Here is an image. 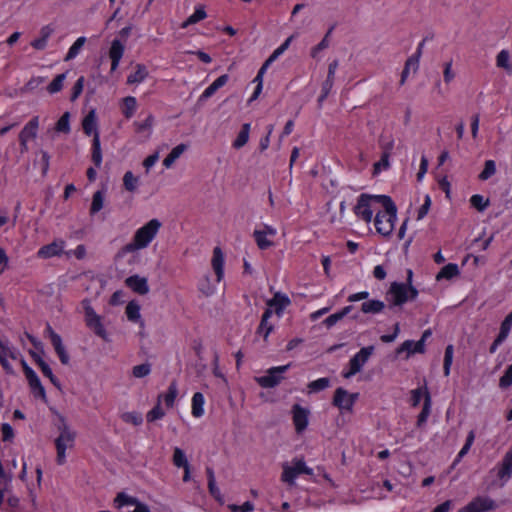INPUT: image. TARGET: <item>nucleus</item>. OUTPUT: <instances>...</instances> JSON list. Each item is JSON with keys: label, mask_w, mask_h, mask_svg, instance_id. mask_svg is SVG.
I'll return each mask as SVG.
<instances>
[{"label": "nucleus", "mask_w": 512, "mask_h": 512, "mask_svg": "<svg viewBox=\"0 0 512 512\" xmlns=\"http://www.w3.org/2000/svg\"><path fill=\"white\" fill-rule=\"evenodd\" d=\"M161 228L162 222L159 219H150L136 229L131 241L122 248L123 253H135L146 249L156 239Z\"/></svg>", "instance_id": "f257e3e1"}, {"label": "nucleus", "mask_w": 512, "mask_h": 512, "mask_svg": "<svg viewBox=\"0 0 512 512\" xmlns=\"http://www.w3.org/2000/svg\"><path fill=\"white\" fill-rule=\"evenodd\" d=\"M387 195H371L361 194L353 207L355 216L369 224L374 221V217L378 214L381 209Z\"/></svg>", "instance_id": "f03ea898"}, {"label": "nucleus", "mask_w": 512, "mask_h": 512, "mask_svg": "<svg viewBox=\"0 0 512 512\" xmlns=\"http://www.w3.org/2000/svg\"><path fill=\"white\" fill-rule=\"evenodd\" d=\"M58 436L55 439L56 462L58 465L66 463V453L76 444L77 432L64 419L57 424Z\"/></svg>", "instance_id": "7ed1b4c3"}, {"label": "nucleus", "mask_w": 512, "mask_h": 512, "mask_svg": "<svg viewBox=\"0 0 512 512\" xmlns=\"http://www.w3.org/2000/svg\"><path fill=\"white\" fill-rule=\"evenodd\" d=\"M397 220V207L391 197L387 196L378 214L374 217L377 233L386 237L391 235Z\"/></svg>", "instance_id": "20e7f679"}, {"label": "nucleus", "mask_w": 512, "mask_h": 512, "mask_svg": "<svg viewBox=\"0 0 512 512\" xmlns=\"http://www.w3.org/2000/svg\"><path fill=\"white\" fill-rule=\"evenodd\" d=\"M81 306L84 311L85 323L86 325L93 330V332L101 337L103 340H108L107 331L102 323V318L98 315L91 305V301L89 299H83L81 302Z\"/></svg>", "instance_id": "39448f33"}, {"label": "nucleus", "mask_w": 512, "mask_h": 512, "mask_svg": "<svg viewBox=\"0 0 512 512\" xmlns=\"http://www.w3.org/2000/svg\"><path fill=\"white\" fill-rule=\"evenodd\" d=\"M418 295V291L411 285L404 283H393L387 293V300L392 305H402L408 300L415 299Z\"/></svg>", "instance_id": "423d86ee"}, {"label": "nucleus", "mask_w": 512, "mask_h": 512, "mask_svg": "<svg viewBox=\"0 0 512 512\" xmlns=\"http://www.w3.org/2000/svg\"><path fill=\"white\" fill-rule=\"evenodd\" d=\"M374 352V346H366L361 348L350 360L348 363L347 369L342 371V376L345 379H350L357 373H359L365 364L368 362L369 358Z\"/></svg>", "instance_id": "0eeeda50"}, {"label": "nucleus", "mask_w": 512, "mask_h": 512, "mask_svg": "<svg viewBox=\"0 0 512 512\" xmlns=\"http://www.w3.org/2000/svg\"><path fill=\"white\" fill-rule=\"evenodd\" d=\"M300 474L312 475L313 470H312V468H310L306 465L304 460L293 459L291 464L286 463L283 465V472H282L281 479L283 482H286L290 485H294L296 478Z\"/></svg>", "instance_id": "6e6552de"}, {"label": "nucleus", "mask_w": 512, "mask_h": 512, "mask_svg": "<svg viewBox=\"0 0 512 512\" xmlns=\"http://www.w3.org/2000/svg\"><path fill=\"white\" fill-rule=\"evenodd\" d=\"M358 398L359 393H350L343 387H338L334 392L332 403L341 413H352Z\"/></svg>", "instance_id": "1a4fd4ad"}, {"label": "nucleus", "mask_w": 512, "mask_h": 512, "mask_svg": "<svg viewBox=\"0 0 512 512\" xmlns=\"http://www.w3.org/2000/svg\"><path fill=\"white\" fill-rule=\"evenodd\" d=\"M290 368V364L271 367L263 376L255 377V381L262 388H274L283 380V374Z\"/></svg>", "instance_id": "9d476101"}, {"label": "nucleus", "mask_w": 512, "mask_h": 512, "mask_svg": "<svg viewBox=\"0 0 512 512\" xmlns=\"http://www.w3.org/2000/svg\"><path fill=\"white\" fill-rule=\"evenodd\" d=\"M39 130V116H33L22 128L18 135L21 152L29 150V142L36 139Z\"/></svg>", "instance_id": "9b49d317"}, {"label": "nucleus", "mask_w": 512, "mask_h": 512, "mask_svg": "<svg viewBox=\"0 0 512 512\" xmlns=\"http://www.w3.org/2000/svg\"><path fill=\"white\" fill-rule=\"evenodd\" d=\"M277 235V230L267 224L256 228L253 231L254 240L261 250H266L273 246V238Z\"/></svg>", "instance_id": "f8f14e48"}, {"label": "nucleus", "mask_w": 512, "mask_h": 512, "mask_svg": "<svg viewBox=\"0 0 512 512\" xmlns=\"http://www.w3.org/2000/svg\"><path fill=\"white\" fill-rule=\"evenodd\" d=\"M21 364L32 394L35 397L46 399L45 389L35 371L26 363L24 359L21 360Z\"/></svg>", "instance_id": "ddd939ff"}, {"label": "nucleus", "mask_w": 512, "mask_h": 512, "mask_svg": "<svg viewBox=\"0 0 512 512\" xmlns=\"http://www.w3.org/2000/svg\"><path fill=\"white\" fill-rule=\"evenodd\" d=\"M497 505L493 499L487 496H478L457 512H488L496 509Z\"/></svg>", "instance_id": "4468645a"}, {"label": "nucleus", "mask_w": 512, "mask_h": 512, "mask_svg": "<svg viewBox=\"0 0 512 512\" xmlns=\"http://www.w3.org/2000/svg\"><path fill=\"white\" fill-rule=\"evenodd\" d=\"M497 505L493 499L487 496H478L457 512H488L496 509Z\"/></svg>", "instance_id": "2eb2a0df"}, {"label": "nucleus", "mask_w": 512, "mask_h": 512, "mask_svg": "<svg viewBox=\"0 0 512 512\" xmlns=\"http://www.w3.org/2000/svg\"><path fill=\"white\" fill-rule=\"evenodd\" d=\"M17 356V349L10 345L8 341H3L0 339V364L8 374L14 373L12 365L9 362V359H16Z\"/></svg>", "instance_id": "dca6fc26"}, {"label": "nucleus", "mask_w": 512, "mask_h": 512, "mask_svg": "<svg viewBox=\"0 0 512 512\" xmlns=\"http://www.w3.org/2000/svg\"><path fill=\"white\" fill-rule=\"evenodd\" d=\"M291 412L295 430L300 434L308 427L310 411L299 404H294Z\"/></svg>", "instance_id": "f3484780"}, {"label": "nucleus", "mask_w": 512, "mask_h": 512, "mask_svg": "<svg viewBox=\"0 0 512 512\" xmlns=\"http://www.w3.org/2000/svg\"><path fill=\"white\" fill-rule=\"evenodd\" d=\"M66 243L62 239H55L50 244L42 246L37 251V257L41 259H49L56 256H61L64 252Z\"/></svg>", "instance_id": "a211bd4d"}, {"label": "nucleus", "mask_w": 512, "mask_h": 512, "mask_svg": "<svg viewBox=\"0 0 512 512\" xmlns=\"http://www.w3.org/2000/svg\"><path fill=\"white\" fill-rule=\"evenodd\" d=\"M46 333L48 334V336L51 340V343H52V345L55 349V352L57 353L60 361L65 365L68 364L69 363V355L66 352L65 347L62 343L61 336L59 334H57L49 324H47V326H46Z\"/></svg>", "instance_id": "6ab92c4d"}, {"label": "nucleus", "mask_w": 512, "mask_h": 512, "mask_svg": "<svg viewBox=\"0 0 512 512\" xmlns=\"http://www.w3.org/2000/svg\"><path fill=\"white\" fill-rule=\"evenodd\" d=\"M125 52V45L124 43L119 39H114L111 42L108 56L111 60V72H115L120 64V61L124 55Z\"/></svg>", "instance_id": "aec40b11"}, {"label": "nucleus", "mask_w": 512, "mask_h": 512, "mask_svg": "<svg viewBox=\"0 0 512 512\" xmlns=\"http://www.w3.org/2000/svg\"><path fill=\"white\" fill-rule=\"evenodd\" d=\"M54 31L55 29L52 24L42 26L39 30L38 37L31 41V46L38 51L45 50Z\"/></svg>", "instance_id": "412c9836"}, {"label": "nucleus", "mask_w": 512, "mask_h": 512, "mask_svg": "<svg viewBox=\"0 0 512 512\" xmlns=\"http://www.w3.org/2000/svg\"><path fill=\"white\" fill-rule=\"evenodd\" d=\"M125 284L137 294L146 295L149 292L148 280L145 277L139 275L129 276L126 278Z\"/></svg>", "instance_id": "4be33fe9"}, {"label": "nucleus", "mask_w": 512, "mask_h": 512, "mask_svg": "<svg viewBox=\"0 0 512 512\" xmlns=\"http://www.w3.org/2000/svg\"><path fill=\"white\" fill-rule=\"evenodd\" d=\"M211 265L216 274V282H221L224 277V255L219 247L213 250Z\"/></svg>", "instance_id": "5701e85b"}, {"label": "nucleus", "mask_w": 512, "mask_h": 512, "mask_svg": "<svg viewBox=\"0 0 512 512\" xmlns=\"http://www.w3.org/2000/svg\"><path fill=\"white\" fill-rule=\"evenodd\" d=\"M82 128L84 133L88 136L93 135L94 138L95 135H99L97 115L94 109L90 110L88 114L84 117L82 121Z\"/></svg>", "instance_id": "b1692460"}, {"label": "nucleus", "mask_w": 512, "mask_h": 512, "mask_svg": "<svg viewBox=\"0 0 512 512\" xmlns=\"http://www.w3.org/2000/svg\"><path fill=\"white\" fill-rule=\"evenodd\" d=\"M406 353V358H409L411 355L415 353H424L425 348L423 345V341H412V340H406L404 341L397 349V354Z\"/></svg>", "instance_id": "393cba45"}, {"label": "nucleus", "mask_w": 512, "mask_h": 512, "mask_svg": "<svg viewBox=\"0 0 512 512\" xmlns=\"http://www.w3.org/2000/svg\"><path fill=\"white\" fill-rule=\"evenodd\" d=\"M153 125L154 117L152 115H148L147 118L143 121H135L133 123L135 132L137 134L143 135L144 141L148 140L151 137Z\"/></svg>", "instance_id": "a878e982"}, {"label": "nucleus", "mask_w": 512, "mask_h": 512, "mask_svg": "<svg viewBox=\"0 0 512 512\" xmlns=\"http://www.w3.org/2000/svg\"><path fill=\"white\" fill-rule=\"evenodd\" d=\"M141 307L138 302L130 301L125 309L127 319L131 322L137 323L140 327H144V321L141 316Z\"/></svg>", "instance_id": "bb28decb"}, {"label": "nucleus", "mask_w": 512, "mask_h": 512, "mask_svg": "<svg viewBox=\"0 0 512 512\" xmlns=\"http://www.w3.org/2000/svg\"><path fill=\"white\" fill-rule=\"evenodd\" d=\"M149 75L148 69L143 64H136L135 70L127 77V84L134 85L144 82Z\"/></svg>", "instance_id": "cd10ccee"}, {"label": "nucleus", "mask_w": 512, "mask_h": 512, "mask_svg": "<svg viewBox=\"0 0 512 512\" xmlns=\"http://www.w3.org/2000/svg\"><path fill=\"white\" fill-rule=\"evenodd\" d=\"M205 398L201 392H196L191 399V414L195 418H201L204 413Z\"/></svg>", "instance_id": "c85d7f7f"}, {"label": "nucleus", "mask_w": 512, "mask_h": 512, "mask_svg": "<svg viewBox=\"0 0 512 512\" xmlns=\"http://www.w3.org/2000/svg\"><path fill=\"white\" fill-rule=\"evenodd\" d=\"M229 80L227 74L221 75L218 77L211 85H209L203 93L200 95L199 100L205 101L210 98L218 89L223 87Z\"/></svg>", "instance_id": "c756f323"}, {"label": "nucleus", "mask_w": 512, "mask_h": 512, "mask_svg": "<svg viewBox=\"0 0 512 512\" xmlns=\"http://www.w3.org/2000/svg\"><path fill=\"white\" fill-rule=\"evenodd\" d=\"M272 309L268 308L265 310V312L262 315V319L260 322V325L258 327L257 333L261 336H263L264 340L266 341L270 335V333L273 331V325L269 323V318L272 316Z\"/></svg>", "instance_id": "7c9ffc66"}, {"label": "nucleus", "mask_w": 512, "mask_h": 512, "mask_svg": "<svg viewBox=\"0 0 512 512\" xmlns=\"http://www.w3.org/2000/svg\"><path fill=\"white\" fill-rule=\"evenodd\" d=\"M393 147V141L389 142L387 146L384 148V152L382 153V156L379 161H377L374 164V174L377 175L381 173L382 171L387 170L390 167V151Z\"/></svg>", "instance_id": "2f4dec72"}, {"label": "nucleus", "mask_w": 512, "mask_h": 512, "mask_svg": "<svg viewBox=\"0 0 512 512\" xmlns=\"http://www.w3.org/2000/svg\"><path fill=\"white\" fill-rule=\"evenodd\" d=\"M138 107L137 100L134 96H127L122 99L121 109L125 118L130 119L134 116Z\"/></svg>", "instance_id": "473e14b6"}, {"label": "nucleus", "mask_w": 512, "mask_h": 512, "mask_svg": "<svg viewBox=\"0 0 512 512\" xmlns=\"http://www.w3.org/2000/svg\"><path fill=\"white\" fill-rule=\"evenodd\" d=\"M219 283L220 282H216V279L212 281L209 276H204L203 279L200 280L198 288L205 296H211L216 293Z\"/></svg>", "instance_id": "72a5a7b5"}, {"label": "nucleus", "mask_w": 512, "mask_h": 512, "mask_svg": "<svg viewBox=\"0 0 512 512\" xmlns=\"http://www.w3.org/2000/svg\"><path fill=\"white\" fill-rule=\"evenodd\" d=\"M87 39L84 36L78 37L75 42L70 46L66 56L64 57V61L68 62L75 59L80 52L82 51Z\"/></svg>", "instance_id": "f704fd0d"}, {"label": "nucleus", "mask_w": 512, "mask_h": 512, "mask_svg": "<svg viewBox=\"0 0 512 512\" xmlns=\"http://www.w3.org/2000/svg\"><path fill=\"white\" fill-rule=\"evenodd\" d=\"M496 66L504 69L508 74H512V62L508 50H501L496 56Z\"/></svg>", "instance_id": "c9c22d12"}, {"label": "nucleus", "mask_w": 512, "mask_h": 512, "mask_svg": "<svg viewBox=\"0 0 512 512\" xmlns=\"http://www.w3.org/2000/svg\"><path fill=\"white\" fill-rule=\"evenodd\" d=\"M460 274L459 268L457 264L449 263L445 265L436 275V280L440 281L442 279L450 280Z\"/></svg>", "instance_id": "e433bc0d"}, {"label": "nucleus", "mask_w": 512, "mask_h": 512, "mask_svg": "<svg viewBox=\"0 0 512 512\" xmlns=\"http://www.w3.org/2000/svg\"><path fill=\"white\" fill-rule=\"evenodd\" d=\"M187 150L186 144H179L175 146L171 152L166 156V158L163 160V165L165 168H170L173 163Z\"/></svg>", "instance_id": "4c0bfd02"}, {"label": "nucleus", "mask_w": 512, "mask_h": 512, "mask_svg": "<svg viewBox=\"0 0 512 512\" xmlns=\"http://www.w3.org/2000/svg\"><path fill=\"white\" fill-rule=\"evenodd\" d=\"M268 304L271 307H275V311L280 317L283 310L290 304V300L287 296L277 293Z\"/></svg>", "instance_id": "58836bf2"}, {"label": "nucleus", "mask_w": 512, "mask_h": 512, "mask_svg": "<svg viewBox=\"0 0 512 512\" xmlns=\"http://www.w3.org/2000/svg\"><path fill=\"white\" fill-rule=\"evenodd\" d=\"M177 394H178L177 384L175 382H172L169 385V387L167 389V392L164 395L159 396V402L163 401L164 404L168 408H171V407H173V405L175 403V399L177 397Z\"/></svg>", "instance_id": "ea45409f"}, {"label": "nucleus", "mask_w": 512, "mask_h": 512, "mask_svg": "<svg viewBox=\"0 0 512 512\" xmlns=\"http://www.w3.org/2000/svg\"><path fill=\"white\" fill-rule=\"evenodd\" d=\"M207 17L204 6L199 5L195 8L193 14H191L181 25L182 28H187L189 25L196 24L199 21Z\"/></svg>", "instance_id": "a19ab883"}, {"label": "nucleus", "mask_w": 512, "mask_h": 512, "mask_svg": "<svg viewBox=\"0 0 512 512\" xmlns=\"http://www.w3.org/2000/svg\"><path fill=\"white\" fill-rule=\"evenodd\" d=\"M385 308L384 302L380 300H369L362 304L361 310L365 314H378Z\"/></svg>", "instance_id": "79ce46f5"}, {"label": "nucleus", "mask_w": 512, "mask_h": 512, "mask_svg": "<svg viewBox=\"0 0 512 512\" xmlns=\"http://www.w3.org/2000/svg\"><path fill=\"white\" fill-rule=\"evenodd\" d=\"M352 310V306H346L342 310L331 314L324 320V324L327 328L333 327L337 322L342 320L346 315H348Z\"/></svg>", "instance_id": "37998d69"}, {"label": "nucleus", "mask_w": 512, "mask_h": 512, "mask_svg": "<svg viewBox=\"0 0 512 512\" xmlns=\"http://www.w3.org/2000/svg\"><path fill=\"white\" fill-rule=\"evenodd\" d=\"M249 133H250V124L249 123L243 124L241 131L238 133L236 139L233 142V147L235 149H240L244 145H246L249 140Z\"/></svg>", "instance_id": "c03bdc74"}, {"label": "nucleus", "mask_w": 512, "mask_h": 512, "mask_svg": "<svg viewBox=\"0 0 512 512\" xmlns=\"http://www.w3.org/2000/svg\"><path fill=\"white\" fill-rule=\"evenodd\" d=\"M427 395H430V393L426 385L413 389L411 391V405L417 407L422 399H424V402L426 401Z\"/></svg>", "instance_id": "a18cd8bd"}, {"label": "nucleus", "mask_w": 512, "mask_h": 512, "mask_svg": "<svg viewBox=\"0 0 512 512\" xmlns=\"http://www.w3.org/2000/svg\"><path fill=\"white\" fill-rule=\"evenodd\" d=\"M139 502L140 501L136 497L130 496L123 492L119 493L114 500V503L118 508H122L124 506L135 507Z\"/></svg>", "instance_id": "49530a36"}, {"label": "nucleus", "mask_w": 512, "mask_h": 512, "mask_svg": "<svg viewBox=\"0 0 512 512\" xmlns=\"http://www.w3.org/2000/svg\"><path fill=\"white\" fill-rule=\"evenodd\" d=\"M431 406H432L431 395H427L426 401L424 402V405L422 408V411L420 412V414L417 417V426L418 427H422L427 422V420L431 414Z\"/></svg>", "instance_id": "de8ad7c7"}, {"label": "nucleus", "mask_w": 512, "mask_h": 512, "mask_svg": "<svg viewBox=\"0 0 512 512\" xmlns=\"http://www.w3.org/2000/svg\"><path fill=\"white\" fill-rule=\"evenodd\" d=\"M123 185L128 192L134 193L138 188L139 178L131 171H127L123 176Z\"/></svg>", "instance_id": "09e8293b"}, {"label": "nucleus", "mask_w": 512, "mask_h": 512, "mask_svg": "<svg viewBox=\"0 0 512 512\" xmlns=\"http://www.w3.org/2000/svg\"><path fill=\"white\" fill-rule=\"evenodd\" d=\"M70 113L69 112H65L59 119L58 121L56 122L55 124V131L58 132V133H64V134H69L70 131H71V127H70Z\"/></svg>", "instance_id": "8fccbe9b"}, {"label": "nucleus", "mask_w": 512, "mask_h": 512, "mask_svg": "<svg viewBox=\"0 0 512 512\" xmlns=\"http://www.w3.org/2000/svg\"><path fill=\"white\" fill-rule=\"evenodd\" d=\"M105 194L103 191H96L92 197V203L90 207V214L94 215L98 213L104 207Z\"/></svg>", "instance_id": "3c124183"}, {"label": "nucleus", "mask_w": 512, "mask_h": 512, "mask_svg": "<svg viewBox=\"0 0 512 512\" xmlns=\"http://www.w3.org/2000/svg\"><path fill=\"white\" fill-rule=\"evenodd\" d=\"M92 161L94 162L96 167H100L102 164V151L99 135H95V137L93 138Z\"/></svg>", "instance_id": "603ef678"}, {"label": "nucleus", "mask_w": 512, "mask_h": 512, "mask_svg": "<svg viewBox=\"0 0 512 512\" xmlns=\"http://www.w3.org/2000/svg\"><path fill=\"white\" fill-rule=\"evenodd\" d=\"M423 45V42H421L417 48L416 53L407 59L405 63V68H407V70H412L413 72L418 70Z\"/></svg>", "instance_id": "864d4df0"}, {"label": "nucleus", "mask_w": 512, "mask_h": 512, "mask_svg": "<svg viewBox=\"0 0 512 512\" xmlns=\"http://www.w3.org/2000/svg\"><path fill=\"white\" fill-rule=\"evenodd\" d=\"M66 76H67V73L58 74L52 80V82L47 86V91L50 94H55V93H58L59 91H61L63 88V85H64V81L66 79Z\"/></svg>", "instance_id": "5fc2aeb1"}, {"label": "nucleus", "mask_w": 512, "mask_h": 512, "mask_svg": "<svg viewBox=\"0 0 512 512\" xmlns=\"http://www.w3.org/2000/svg\"><path fill=\"white\" fill-rule=\"evenodd\" d=\"M453 357H454V347H453V345H448L445 349L444 363H443V372H444L445 376L450 375L451 366L453 363Z\"/></svg>", "instance_id": "6e6d98bb"}, {"label": "nucleus", "mask_w": 512, "mask_h": 512, "mask_svg": "<svg viewBox=\"0 0 512 512\" xmlns=\"http://www.w3.org/2000/svg\"><path fill=\"white\" fill-rule=\"evenodd\" d=\"M474 440H475V433H474V431H470L468 433V436L466 438V442H465L464 446L461 448L456 459L454 460V465L458 464L461 461V459L469 452L471 446L473 445Z\"/></svg>", "instance_id": "4d7b16f0"}, {"label": "nucleus", "mask_w": 512, "mask_h": 512, "mask_svg": "<svg viewBox=\"0 0 512 512\" xmlns=\"http://www.w3.org/2000/svg\"><path fill=\"white\" fill-rule=\"evenodd\" d=\"M173 463L176 467H182L185 468L189 466L187 457L182 449L179 447L174 448L173 452Z\"/></svg>", "instance_id": "13d9d810"}, {"label": "nucleus", "mask_w": 512, "mask_h": 512, "mask_svg": "<svg viewBox=\"0 0 512 512\" xmlns=\"http://www.w3.org/2000/svg\"><path fill=\"white\" fill-rule=\"evenodd\" d=\"M330 385V380L326 377L319 378L317 380H314L308 384L309 392H319L326 388H328Z\"/></svg>", "instance_id": "bf43d9fd"}, {"label": "nucleus", "mask_w": 512, "mask_h": 512, "mask_svg": "<svg viewBox=\"0 0 512 512\" xmlns=\"http://www.w3.org/2000/svg\"><path fill=\"white\" fill-rule=\"evenodd\" d=\"M151 364L143 363L140 365H136L132 368V375L135 378H144L147 377L151 373Z\"/></svg>", "instance_id": "052dcab7"}, {"label": "nucleus", "mask_w": 512, "mask_h": 512, "mask_svg": "<svg viewBox=\"0 0 512 512\" xmlns=\"http://www.w3.org/2000/svg\"><path fill=\"white\" fill-rule=\"evenodd\" d=\"M496 172V164L493 160H487L484 164L483 171L479 174L480 180H487Z\"/></svg>", "instance_id": "680f3d73"}, {"label": "nucleus", "mask_w": 512, "mask_h": 512, "mask_svg": "<svg viewBox=\"0 0 512 512\" xmlns=\"http://www.w3.org/2000/svg\"><path fill=\"white\" fill-rule=\"evenodd\" d=\"M470 203L477 210L484 211L489 205V200L482 195L475 194L470 198Z\"/></svg>", "instance_id": "e2e57ef3"}, {"label": "nucleus", "mask_w": 512, "mask_h": 512, "mask_svg": "<svg viewBox=\"0 0 512 512\" xmlns=\"http://www.w3.org/2000/svg\"><path fill=\"white\" fill-rule=\"evenodd\" d=\"M122 419L126 423H131L135 426H139L143 422L142 415L138 412H127L122 415Z\"/></svg>", "instance_id": "0e129e2a"}, {"label": "nucleus", "mask_w": 512, "mask_h": 512, "mask_svg": "<svg viewBox=\"0 0 512 512\" xmlns=\"http://www.w3.org/2000/svg\"><path fill=\"white\" fill-rule=\"evenodd\" d=\"M39 368L41 369L43 375L49 378L53 385L56 387L60 386L58 379L54 376L52 369L45 361H41Z\"/></svg>", "instance_id": "69168bd1"}, {"label": "nucleus", "mask_w": 512, "mask_h": 512, "mask_svg": "<svg viewBox=\"0 0 512 512\" xmlns=\"http://www.w3.org/2000/svg\"><path fill=\"white\" fill-rule=\"evenodd\" d=\"M512 385V364H510L499 380V386L506 389Z\"/></svg>", "instance_id": "338daca9"}, {"label": "nucleus", "mask_w": 512, "mask_h": 512, "mask_svg": "<svg viewBox=\"0 0 512 512\" xmlns=\"http://www.w3.org/2000/svg\"><path fill=\"white\" fill-rule=\"evenodd\" d=\"M228 508L231 512H252L254 511V504L246 501L242 505L230 504Z\"/></svg>", "instance_id": "774afa93"}]
</instances>
